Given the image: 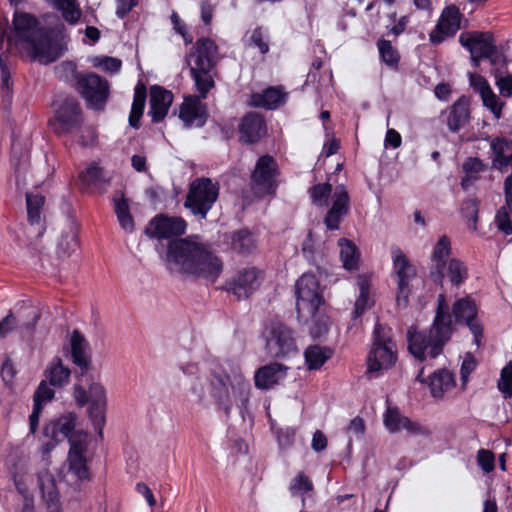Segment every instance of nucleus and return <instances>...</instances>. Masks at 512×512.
Listing matches in <instances>:
<instances>
[{
  "instance_id": "1",
  "label": "nucleus",
  "mask_w": 512,
  "mask_h": 512,
  "mask_svg": "<svg viewBox=\"0 0 512 512\" xmlns=\"http://www.w3.org/2000/svg\"><path fill=\"white\" fill-rule=\"evenodd\" d=\"M250 383L240 369L227 374L213 369L204 377H197L189 388V393L199 404H207L213 399L218 408L229 414L233 406L245 408L250 399Z\"/></svg>"
},
{
  "instance_id": "2",
  "label": "nucleus",
  "mask_w": 512,
  "mask_h": 512,
  "mask_svg": "<svg viewBox=\"0 0 512 512\" xmlns=\"http://www.w3.org/2000/svg\"><path fill=\"white\" fill-rule=\"evenodd\" d=\"M167 267L171 272L185 273L215 282L223 270L222 261L197 239H179L169 243Z\"/></svg>"
},
{
  "instance_id": "3",
  "label": "nucleus",
  "mask_w": 512,
  "mask_h": 512,
  "mask_svg": "<svg viewBox=\"0 0 512 512\" xmlns=\"http://www.w3.org/2000/svg\"><path fill=\"white\" fill-rule=\"evenodd\" d=\"M14 31L8 38L9 44L41 63L54 62L59 56L57 45L52 41L48 31L39 26L37 19L25 12L14 13Z\"/></svg>"
},
{
  "instance_id": "4",
  "label": "nucleus",
  "mask_w": 512,
  "mask_h": 512,
  "mask_svg": "<svg viewBox=\"0 0 512 512\" xmlns=\"http://www.w3.org/2000/svg\"><path fill=\"white\" fill-rule=\"evenodd\" d=\"M451 315L445 302V297H438V308L429 330V333L418 331L411 326L407 331L409 352L417 359L423 361L434 359L443 351V347L452 335Z\"/></svg>"
},
{
  "instance_id": "5",
  "label": "nucleus",
  "mask_w": 512,
  "mask_h": 512,
  "mask_svg": "<svg viewBox=\"0 0 512 512\" xmlns=\"http://www.w3.org/2000/svg\"><path fill=\"white\" fill-rule=\"evenodd\" d=\"M309 193L313 202L319 206H327L328 196L331 195V207L327 212L324 223L327 229H338L343 217L349 211L350 197L346 187L338 185L332 193L331 184L321 183L310 188Z\"/></svg>"
},
{
  "instance_id": "6",
  "label": "nucleus",
  "mask_w": 512,
  "mask_h": 512,
  "mask_svg": "<svg viewBox=\"0 0 512 512\" xmlns=\"http://www.w3.org/2000/svg\"><path fill=\"white\" fill-rule=\"evenodd\" d=\"M397 360L396 344L392 340L391 330L377 324L373 332V341L367 358V373L378 377L383 370L390 369Z\"/></svg>"
},
{
  "instance_id": "7",
  "label": "nucleus",
  "mask_w": 512,
  "mask_h": 512,
  "mask_svg": "<svg viewBox=\"0 0 512 512\" xmlns=\"http://www.w3.org/2000/svg\"><path fill=\"white\" fill-rule=\"evenodd\" d=\"M296 309L298 316L315 320L324 298L318 279L314 274L304 273L296 282Z\"/></svg>"
},
{
  "instance_id": "8",
  "label": "nucleus",
  "mask_w": 512,
  "mask_h": 512,
  "mask_svg": "<svg viewBox=\"0 0 512 512\" xmlns=\"http://www.w3.org/2000/svg\"><path fill=\"white\" fill-rule=\"evenodd\" d=\"M219 196V186L210 178L201 177L191 182L184 206L193 215L205 219Z\"/></svg>"
},
{
  "instance_id": "9",
  "label": "nucleus",
  "mask_w": 512,
  "mask_h": 512,
  "mask_svg": "<svg viewBox=\"0 0 512 512\" xmlns=\"http://www.w3.org/2000/svg\"><path fill=\"white\" fill-rule=\"evenodd\" d=\"M80 440L73 438L72 445L68 452L67 460L63 466L62 479L73 489H79L82 482L90 479V471L87 460V446L84 443V436Z\"/></svg>"
},
{
  "instance_id": "10",
  "label": "nucleus",
  "mask_w": 512,
  "mask_h": 512,
  "mask_svg": "<svg viewBox=\"0 0 512 512\" xmlns=\"http://www.w3.org/2000/svg\"><path fill=\"white\" fill-rule=\"evenodd\" d=\"M84 115L79 102L73 97H65L55 103L54 116L49 125L58 136H65L80 129Z\"/></svg>"
},
{
  "instance_id": "11",
  "label": "nucleus",
  "mask_w": 512,
  "mask_h": 512,
  "mask_svg": "<svg viewBox=\"0 0 512 512\" xmlns=\"http://www.w3.org/2000/svg\"><path fill=\"white\" fill-rule=\"evenodd\" d=\"M73 395L79 406L83 407L89 403V417L95 429L101 435L106 422L105 413L107 406L106 390L104 386L97 382L91 383L89 386V396H87V392L84 388L75 385Z\"/></svg>"
},
{
  "instance_id": "12",
  "label": "nucleus",
  "mask_w": 512,
  "mask_h": 512,
  "mask_svg": "<svg viewBox=\"0 0 512 512\" xmlns=\"http://www.w3.org/2000/svg\"><path fill=\"white\" fill-rule=\"evenodd\" d=\"M77 90L87 102V105L94 109L104 106L109 96V84L106 79L95 73L77 74Z\"/></svg>"
},
{
  "instance_id": "13",
  "label": "nucleus",
  "mask_w": 512,
  "mask_h": 512,
  "mask_svg": "<svg viewBox=\"0 0 512 512\" xmlns=\"http://www.w3.org/2000/svg\"><path fill=\"white\" fill-rule=\"evenodd\" d=\"M266 349L273 357H285L296 352L292 330L281 322H271L265 329Z\"/></svg>"
},
{
  "instance_id": "14",
  "label": "nucleus",
  "mask_w": 512,
  "mask_h": 512,
  "mask_svg": "<svg viewBox=\"0 0 512 512\" xmlns=\"http://www.w3.org/2000/svg\"><path fill=\"white\" fill-rule=\"evenodd\" d=\"M277 163L272 156L260 157L251 175L252 189L259 196L275 192L277 187Z\"/></svg>"
},
{
  "instance_id": "15",
  "label": "nucleus",
  "mask_w": 512,
  "mask_h": 512,
  "mask_svg": "<svg viewBox=\"0 0 512 512\" xmlns=\"http://www.w3.org/2000/svg\"><path fill=\"white\" fill-rule=\"evenodd\" d=\"M459 42L469 50L475 67L479 66L481 58H488L493 64L497 62L496 47L492 37L482 32H465L459 36Z\"/></svg>"
},
{
  "instance_id": "16",
  "label": "nucleus",
  "mask_w": 512,
  "mask_h": 512,
  "mask_svg": "<svg viewBox=\"0 0 512 512\" xmlns=\"http://www.w3.org/2000/svg\"><path fill=\"white\" fill-rule=\"evenodd\" d=\"M36 485L45 512H64L56 478L48 467L37 472Z\"/></svg>"
},
{
  "instance_id": "17",
  "label": "nucleus",
  "mask_w": 512,
  "mask_h": 512,
  "mask_svg": "<svg viewBox=\"0 0 512 512\" xmlns=\"http://www.w3.org/2000/svg\"><path fill=\"white\" fill-rule=\"evenodd\" d=\"M77 416L74 413H67L57 420L50 422L44 428L46 436H51L56 442L64 438L69 440L70 446L72 445L73 438L80 439V435L84 437V443H88V435L83 430L76 429Z\"/></svg>"
},
{
  "instance_id": "18",
  "label": "nucleus",
  "mask_w": 512,
  "mask_h": 512,
  "mask_svg": "<svg viewBox=\"0 0 512 512\" xmlns=\"http://www.w3.org/2000/svg\"><path fill=\"white\" fill-rule=\"evenodd\" d=\"M263 276L260 270L251 267L240 270L228 283L229 290L238 298H248L260 286Z\"/></svg>"
},
{
  "instance_id": "19",
  "label": "nucleus",
  "mask_w": 512,
  "mask_h": 512,
  "mask_svg": "<svg viewBox=\"0 0 512 512\" xmlns=\"http://www.w3.org/2000/svg\"><path fill=\"white\" fill-rule=\"evenodd\" d=\"M461 18L462 14L455 5L444 8L435 29L430 33V41L439 44L447 37L454 36L460 29Z\"/></svg>"
},
{
  "instance_id": "20",
  "label": "nucleus",
  "mask_w": 512,
  "mask_h": 512,
  "mask_svg": "<svg viewBox=\"0 0 512 512\" xmlns=\"http://www.w3.org/2000/svg\"><path fill=\"white\" fill-rule=\"evenodd\" d=\"M185 230L186 222L183 218L160 215L150 221L146 233L161 239L181 235Z\"/></svg>"
},
{
  "instance_id": "21",
  "label": "nucleus",
  "mask_w": 512,
  "mask_h": 512,
  "mask_svg": "<svg viewBox=\"0 0 512 512\" xmlns=\"http://www.w3.org/2000/svg\"><path fill=\"white\" fill-rule=\"evenodd\" d=\"M476 305L469 298L458 300L453 306V314L456 321H463L470 329L474 336V342L477 346L480 345V338L482 337V326L476 319Z\"/></svg>"
},
{
  "instance_id": "22",
  "label": "nucleus",
  "mask_w": 512,
  "mask_h": 512,
  "mask_svg": "<svg viewBox=\"0 0 512 512\" xmlns=\"http://www.w3.org/2000/svg\"><path fill=\"white\" fill-rule=\"evenodd\" d=\"M195 50L188 56L191 67L214 68L217 62V46L211 39L201 38L196 42Z\"/></svg>"
},
{
  "instance_id": "23",
  "label": "nucleus",
  "mask_w": 512,
  "mask_h": 512,
  "mask_svg": "<svg viewBox=\"0 0 512 512\" xmlns=\"http://www.w3.org/2000/svg\"><path fill=\"white\" fill-rule=\"evenodd\" d=\"M173 102V94L160 87L152 86L150 88V109L148 115L151 116L154 123L162 121Z\"/></svg>"
},
{
  "instance_id": "24",
  "label": "nucleus",
  "mask_w": 512,
  "mask_h": 512,
  "mask_svg": "<svg viewBox=\"0 0 512 512\" xmlns=\"http://www.w3.org/2000/svg\"><path fill=\"white\" fill-rule=\"evenodd\" d=\"M288 367L280 363H271L259 368L254 376L255 386L267 390L283 381L287 375Z\"/></svg>"
},
{
  "instance_id": "25",
  "label": "nucleus",
  "mask_w": 512,
  "mask_h": 512,
  "mask_svg": "<svg viewBox=\"0 0 512 512\" xmlns=\"http://www.w3.org/2000/svg\"><path fill=\"white\" fill-rule=\"evenodd\" d=\"M180 119L186 127H201L205 124V113L201 104V98L189 96L184 99L180 107Z\"/></svg>"
},
{
  "instance_id": "26",
  "label": "nucleus",
  "mask_w": 512,
  "mask_h": 512,
  "mask_svg": "<svg viewBox=\"0 0 512 512\" xmlns=\"http://www.w3.org/2000/svg\"><path fill=\"white\" fill-rule=\"evenodd\" d=\"M240 140L251 144L257 142L265 133L263 118L256 113H249L243 117L239 126Z\"/></svg>"
},
{
  "instance_id": "27",
  "label": "nucleus",
  "mask_w": 512,
  "mask_h": 512,
  "mask_svg": "<svg viewBox=\"0 0 512 512\" xmlns=\"http://www.w3.org/2000/svg\"><path fill=\"white\" fill-rule=\"evenodd\" d=\"M71 354L73 362L83 371H87L91 364L88 354V342L78 330H74L70 337Z\"/></svg>"
},
{
  "instance_id": "28",
  "label": "nucleus",
  "mask_w": 512,
  "mask_h": 512,
  "mask_svg": "<svg viewBox=\"0 0 512 512\" xmlns=\"http://www.w3.org/2000/svg\"><path fill=\"white\" fill-rule=\"evenodd\" d=\"M359 295L355 300L352 319L356 321L367 309L374 305L373 296L370 293V279L366 275H359L357 278Z\"/></svg>"
},
{
  "instance_id": "29",
  "label": "nucleus",
  "mask_w": 512,
  "mask_h": 512,
  "mask_svg": "<svg viewBox=\"0 0 512 512\" xmlns=\"http://www.w3.org/2000/svg\"><path fill=\"white\" fill-rule=\"evenodd\" d=\"M384 425L392 433L403 429L417 434L421 432L419 424L412 422L409 418L402 416L396 408H388L384 414Z\"/></svg>"
},
{
  "instance_id": "30",
  "label": "nucleus",
  "mask_w": 512,
  "mask_h": 512,
  "mask_svg": "<svg viewBox=\"0 0 512 512\" xmlns=\"http://www.w3.org/2000/svg\"><path fill=\"white\" fill-rule=\"evenodd\" d=\"M114 212L119 225L126 233H132L135 230V223L130 213L129 201L124 193L118 191L113 196Z\"/></svg>"
},
{
  "instance_id": "31",
  "label": "nucleus",
  "mask_w": 512,
  "mask_h": 512,
  "mask_svg": "<svg viewBox=\"0 0 512 512\" xmlns=\"http://www.w3.org/2000/svg\"><path fill=\"white\" fill-rule=\"evenodd\" d=\"M451 252V243L447 236H442L438 242L436 243L433 253H432V262H433V270L432 274H437L438 279L441 281L444 277V269L446 266V259L450 255Z\"/></svg>"
},
{
  "instance_id": "32",
  "label": "nucleus",
  "mask_w": 512,
  "mask_h": 512,
  "mask_svg": "<svg viewBox=\"0 0 512 512\" xmlns=\"http://www.w3.org/2000/svg\"><path fill=\"white\" fill-rule=\"evenodd\" d=\"M454 385V375L446 369L435 371L429 377V387L434 398H442Z\"/></svg>"
},
{
  "instance_id": "33",
  "label": "nucleus",
  "mask_w": 512,
  "mask_h": 512,
  "mask_svg": "<svg viewBox=\"0 0 512 512\" xmlns=\"http://www.w3.org/2000/svg\"><path fill=\"white\" fill-rule=\"evenodd\" d=\"M78 248V234L76 228L70 224L60 234L56 246L59 259H66Z\"/></svg>"
},
{
  "instance_id": "34",
  "label": "nucleus",
  "mask_w": 512,
  "mask_h": 512,
  "mask_svg": "<svg viewBox=\"0 0 512 512\" xmlns=\"http://www.w3.org/2000/svg\"><path fill=\"white\" fill-rule=\"evenodd\" d=\"M212 70L213 68H200L190 66V74L194 80L195 88L198 92V95L196 96L198 98L205 99L208 92L214 88L215 82L211 75Z\"/></svg>"
},
{
  "instance_id": "35",
  "label": "nucleus",
  "mask_w": 512,
  "mask_h": 512,
  "mask_svg": "<svg viewBox=\"0 0 512 512\" xmlns=\"http://www.w3.org/2000/svg\"><path fill=\"white\" fill-rule=\"evenodd\" d=\"M487 166L477 157H469L462 164L464 176L461 179V187L467 190L475 181L480 178V174L486 170Z\"/></svg>"
},
{
  "instance_id": "36",
  "label": "nucleus",
  "mask_w": 512,
  "mask_h": 512,
  "mask_svg": "<svg viewBox=\"0 0 512 512\" xmlns=\"http://www.w3.org/2000/svg\"><path fill=\"white\" fill-rule=\"evenodd\" d=\"M394 272L398 277V284H409L416 275L415 268L410 264L401 250L395 249L392 252Z\"/></svg>"
},
{
  "instance_id": "37",
  "label": "nucleus",
  "mask_w": 512,
  "mask_h": 512,
  "mask_svg": "<svg viewBox=\"0 0 512 512\" xmlns=\"http://www.w3.org/2000/svg\"><path fill=\"white\" fill-rule=\"evenodd\" d=\"M469 107L466 99H459L451 107L447 118V125L452 132L458 131L469 121Z\"/></svg>"
},
{
  "instance_id": "38",
  "label": "nucleus",
  "mask_w": 512,
  "mask_h": 512,
  "mask_svg": "<svg viewBox=\"0 0 512 512\" xmlns=\"http://www.w3.org/2000/svg\"><path fill=\"white\" fill-rule=\"evenodd\" d=\"M284 102V93L275 87H270L261 93L251 96V103L256 107L275 109Z\"/></svg>"
},
{
  "instance_id": "39",
  "label": "nucleus",
  "mask_w": 512,
  "mask_h": 512,
  "mask_svg": "<svg viewBox=\"0 0 512 512\" xmlns=\"http://www.w3.org/2000/svg\"><path fill=\"white\" fill-rule=\"evenodd\" d=\"M79 179L85 186L93 185L102 190L110 183V178L105 175L103 169L96 163H92L82 171L79 174Z\"/></svg>"
},
{
  "instance_id": "40",
  "label": "nucleus",
  "mask_w": 512,
  "mask_h": 512,
  "mask_svg": "<svg viewBox=\"0 0 512 512\" xmlns=\"http://www.w3.org/2000/svg\"><path fill=\"white\" fill-rule=\"evenodd\" d=\"M70 370L65 367L60 358H54L46 369V378L53 386L62 387L70 378Z\"/></svg>"
},
{
  "instance_id": "41",
  "label": "nucleus",
  "mask_w": 512,
  "mask_h": 512,
  "mask_svg": "<svg viewBox=\"0 0 512 512\" xmlns=\"http://www.w3.org/2000/svg\"><path fill=\"white\" fill-rule=\"evenodd\" d=\"M492 149V164L496 169H502L507 167L510 163L512 164V153L506 155V152L510 149L508 141L501 138H496L491 142Z\"/></svg>"
},
{
  "instance_id": "42",
  "label": "nucleus",
  "mask_w": 512,
  "mask_h": 512,
  "mask_svg": "<svg viewBox=\"0 0 512 512\" xmlns=\"http://www.w3.org/2000/svg\"><path fill=\"white\" fill-rule=\"evenodd\" d=\"M340 260L346 270H356L359 263V252L356 245L345 238L339 240Z\"/></svg>"
},
{
  "instance_id": "43",
  "label": "nucleus",
  "mask_w": 512,
  "mask_h": 512,
  "mask_svg": "<svg viewBox=\"0 0 512 512\" xmlns=\"http://www.w3.org/2000/svg\"><path fill=\"white\" fill-rule=\"evenodd\" d=\"M7 56L5 54L0 55V68H1V91H2V103L5 108H8L12 103V90L13 82L11 80V74L6 64Z\"/></svg>"
},
{
  "instance_id": "44",
  "label": "nucleus",
  "mask_w": 512,
  "mask_h": 512,
  "mask_svg": "<svg viewBox=\"0 0 512 512\" xmlns=\"http://www.w3.org/2000/svg\"><path fill=\"white\" fill-rule=\"evenodd\" d=\"M331 351L320 346H310L305 351V362L309 370L319 369L329 358Z\"/></svg>"
},
{
  "instance_id": "45",
  "label": "nucleus",
  "mask_w": 512,
  "mask_h": 512,
  "mask_svg": "<svg viewBox=\"0 0 512 512\" xmlns=\"http://www.w3.org/2000/svg\"><path fill=\"white\" fill-rule=\"evenodd\" d=\"M61 11L63 18L71 23H76L81 17V9L76 0H48Z\"/></svg>"
},
{
  "instance_id": "46",
  "label": "nucleus",
  "mask_w": 512,
  "mask_h": 512,
  "mask_svg": "<svg viewBox=\"0 0 512 512\" xmlns=\"http://www.w3.org/2000/svg\"><path fill=\"white\" fill-rule=\"evenodd\" d=\"M445 275L449 278L452 284L459 286L466 280L468 271L462 261L456 258H451L446 263L444 269V276Z\"/></svg>"
},
{
  "instance_id": "47",
  "label": "nucleus",
  "mask_w": 512,
  "mask_h": 512,
  "mask_svg": "<svg viewBox=\"0 0 512 512\" xmlns=\"http://www.w3.org/2000/svg\"><path fill=\"white\" fill-rule=\"evenodd\" d=\"M146 100V90L144 87L139 85L136 86L134 92V99L131 107V112L129 115V124L134 127H139V120L143 115L144 107Z\"/></svg>"
},
{
  "instance_id": "48",
  "label": "nucleus",
  "mask_w": 512,
  "mask_h": 512,
  "mask_svg": "<svg viewBox=\"0 0 512 512\" xmlns=\"http://www.w3.org/2000/svg\"><path fill=\"white\" fill-rule=\"evenodd\" d=\"M231 247L239 254H248L255 248V240L248 230L243 229L233 233Z\"/></svg>"
},
{
  "instance_id": "49",
  "label": "nucleus",
  "mask_w": 512,
  "mask_h": 512,
  "mask_svg": "<svg viewBox=\"0 0 512 512\" xmlns=\"http://www.w3.org/2000/svg\"><path fill=\"white\" fill-rule=\"evenodd\" d=\"M26 203L29 222L32 225L39 224L41 219V208L44 205V197L39 194L28 193L26 195Z\"/></svg>"
},
{
  "instance_id": "50",
  "label": "nucleus",
  "mask_w": 512,
  "mask_h": 512,
  "mask_svg": "<svg viewBox=\"0 0 512 512\" xmlns=\"http://www.w3.org/2000/svg\"><path fill=\"white\" fill-rule=\"evenodd\" d=\"M40 317L41 313L37 307H27L20 317V325L18 327L21 330V332L29 335L32 334Z\"/></svg>"
},
{
  "instance_id": "51",
  "label": "nucleus",
  "mask_w": 512,
  "mask_h": 512,
  "mask_svg": "<svg viewBox=\"0 0 512 512\" xmlns=\"http://www.w3.org/2000/svg\"><path fill=\"white\" fill-rule=\"evenodd\" d=\"M313 483L304 473L300 472L290 483L289 490L292 496H303L312 491Z\"/></svg>"
},
{
  "instance_id": "52",
  "label": "nucleus",
  "mask_w": 512,
  "mask_h": 512,
  "mask_svg": "<svg viewBox=\"0 0 512 512\" xmlns=\"http://www.w3.org/2000/svg\"><path fill=\"white\" fill-rule=\"evenodd\" d=\"M378 50L382 60L389 66H396L400 56L398 51L392 46L391 42L385 39L379 40L377 43Z\"/></svg>"
},
{
  "instance_id": "53",
  "label": "nucleus",
  "mask_w": 512,
  "mask_h": 512,
  "mask_svg": "<svg viewBox=\"0 0 512 512\" xmlns=\"http://www.w3.org/2000/svg\"><path fill=\"white\" fill-rule=\"evenodd\" d=\"M478 200L476 198L470 197L466 199L461 208V212L463 216L468 220V226L469 228L475 230L476 229V222H477V216H478Z\"/></svg>"
},
{
  "instance_id": "54",
  "label": "nucleus",
  "mask_w": 512,
  "mask_h": 512,
  "mask_svg": "<svg viewBox=\"0 0 512 512\" xmlns=\"http://www.w3.org/2000/svg\"><path fill=\"white\" fill-rule=\"evenodd\" d=\"M498 389L505 398H512V360L501 370Z\"/></svg>"
},
{
  "instance_id": "55",
  "label": "nucleus",
  "mask_w": 512,
  "mask_h": 512,
  "mask_svg": "<svg viewBox=\"0 0 512 512\" xmlns=\"http://www.w3.org/2000/svg\"><path fill=\"white\" fill-rule=\"evenodd\" d=\"M510 209L507 204L501 207L496 214L495 223L499 230L504 232L506 235L512 234V223L510 221Z\"/></svg>"
},
{
  "instance_id": "56",
  "label": "nucleus",
  "mask_w": 512,
  "mask_h": 512,
  "mask_svg": "<svg viewBox=\"0 0 512 512\" xmlns=\"http://www.w3.org/2000/svg\"><path fill=\"white\" fill-rule=\"evenodd\" d=\"M483 105L491 110V112L495 115L497 119L501 117L503 103L499 100L497 95L493 92L492 89L487 91L484 95L481 96Z\"/></svg>"
},
{
  "instance_id": "57",
  "label": "nucleus",
  "mask_w": 512,
  "mask_h": 512,
  "mask_svg": "<svg viewBox=\"0 0 512 512\" xmlns=\"http://www.w3.org/2000/svg\"><path fill=\"white\" fill-rule=\"evenodd\" d=\"M54 394V390L45 381H42L34 393V405L42 408L53 399Z\"/></svg>"
},
{
  "instance_id": "58",
  "label": "nucleus",
  "mask_w": 512,
  "mask_h": 512,
  "mask_svg": "<svg viewBox=\"0 0 512 512\" xmlns=\"http://www.w3.org/2000/svg\"><path fill=\"white\" fill-rule=\"evenodd\" d=\"M121 64V60L113 57H97L93 60L94 66L100 67L110 73L118 72L121 68Z\"/></svg>"
},
{
  "instance_id": "59",
  "label": "nucleus",
  "mask_w": 512,
  "mask_h": 512,
  "mask_svg": "<svg viewBox=\"0 0 512 512\" xmlns=\"http://www.w3.org/2000/svg\"><path fill=\"white\" fill-rule=\"evenodd\" d=\"M494 454L486 449H480L477 453V462L482 470L486 473L493 471L494 469Z\"/></svg>"
},
{
  "instance_id": "60",
  "label": "nucleus",
  "mask_w": 512,
  "mask_h": 512,
  "mask_svg": "<svg viewBox=\"0 0 512 512\" xmlns=\"http://www.w3.org/2000/svg\"><path fill=\"white\" fill-rule=\"evenodd\" d=\"M250 40L251 44L257 47L262 54H266L269 51L267 35L261 28L253 30Z\"/></svg>"
},
{
  "instance_id": "61",
  "label": "nucleus",
  "mask_w": 512,
  "mask_h": 512,
  "mask_svg": "<svg viewBox=\"0 0 512 512\" xmlns=\"http://www.w3.org/2000/svg\"><path fill=\"white\" fill-rule=\"evenodd\" d=\"M470 85L475 92L480 94V96L484 95L487 91L491 89L487 80L484 77L477 74H470Z\"/></svg>"
},
{
  "instance_id": "62",
  "label": "nucleus",
  "mask_w": 512,
  "mask_h": 512,
  "mask_svg": "<svg viewBox=\"0 0 512 512\" xmlns=\"http://www.w3.org/2000/svg\"><path fill=\"white\" fill-rule=\"evenodd\" d=\"M475 367L476 363L474 358L470 354H467L462 362L460 370L461 381L463 385L467 383L468 377L471 374V372L475 369Z\"/></svg>"
},
{
  "instance_id": "63",
  "label": "nucleus",
  "mask_w": 512,
  "mask_h": 512,
  "mask_svg": "<svg viewBox=\"0 0 512 512\" xmlns=\"http://www.w3.org/2000/svg\"><path fill=\"white\" fill-rule=\"evenodd\" d=\"M17 327V320L10 312L5 318L0 321V339L5 337L8 333Z\"/></svg>"
},
{
  "instance_id": "64",
  "label": "nucleus",
  "mask_w": 512,
  "mask_h": 512,
  "mask_svg": "<svg viewBox=\"0 0 512 512\" xmlns=\"http://www.w3.org/2000/svg\"><path fill=\"white\" fill-rule=\"evenodd\" d=\"M365 430L364 420L360 417H355L350 421L347 427V433L356 436H362Z\"/></svg>"
}]
</instances>
